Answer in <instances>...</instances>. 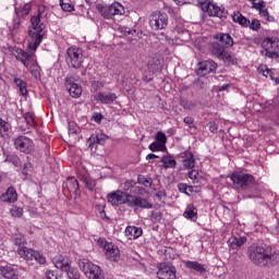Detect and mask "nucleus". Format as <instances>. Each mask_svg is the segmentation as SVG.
<instances>
[{
    "instance_id": "64",
    "label": "nucleus",
    "mask_w": 279,
    "mask_h": 279,
    "mask_svg": "<svg viewBox=\"0 0 279 279\" xmlns=\"http://www.w3.org/2000/svg\"><path fill=\"white\" fill-rule=\"evenodd\" d=\"M226 88H228V85H222L219 87V90H226Z\"/></svg>"
},
{
    "instance_id": "57",
    "label": "nucleus",
    "mask_w": 279,
    "mask_h": 279,
    "mask_svg": "<svg viewBox=\"0 0 279 279\" xmlns=\"http://www.w3.org/2000/svg\"><path fill=\"white\" fill-rule=\"evenodd\" d=\"M156 197H157V199H159V202H162V199L165 197V192H162V191L157 192Z\"/></svg>"
},
{
    "instance_id": "50",
    "label": "nucleus",
    "mask_w": 279,
    "mask_h": 279,
    "mask_svg": "<svg viewBox=\"0 0 279 279\" xmlns=\"http://www.w3.org/2000/svg\"><path fill=\"white\" fill-rule=\"evenodd\" d=\"M183 122L185 123V125H190V128H194L193 124L195 123V119H193V117H185L183 119Z\"/></svg>"
},
{
    "instance_id": "8",
    "label": "nucleus",
    "mask_w": 279,
    "mask_h": 279,
    "mask_svg": "<svg viewBox=\"0 0 279 279\" xmlns=\"http://www.w3.org/2000/svg\"><path fill=\"white\" fill-rule=\"evenodd\" d=\"M198 4L201 10L206 12L208 16H216L218 19L228 17V12L223 8L210 2V0H199Z\"/></svg>"
},
{
    "instance_id": "45",
    "label": "nucleus",
    "mask_w": 279,
    "mask_h": 279,
    "mask_svg": "<svg viewBox=\"0 0 279 279\" xmlns=\"http://www.w3.org/2000/svg\"><path fill=\"white\" fill-rule=\"evenodd\" d=\"M184 110H195L197 108V101L191 100L182 104Z\"/></svg>"
},
{
    "instance_id": "48",
    "label": "nucleus",
    "mask_w": 279,
    "mask_h": 279,
    "mask_svg": "<svg viewBox=\"0 0 279 279\" xmlns=\"http://www.w3.org/2000/svg\"><path fill=\"white\" fill-rule=\"evenodd\" d=\"M92 88H94V90H101V88H104V82L93 81L92 82Z\"/></svg>"
},
{
    "instance_id": "40",
    "label": "nucleus",
    "mask_w": 279,
    "mask_h": 279,
    "mask_svg": "<svg viewBox=\"0 0 279 279\" xmlns=\"http://www.w3.org/2000/svg\"><path fill=\"white\" fill-rule=\"evenodd\" d=\"M68 279H80V270L77 268L71 267L65 270Z\"/></svg>"
},
{
    "instance_id": "42",
    "label": "nucleus",
    "mask_w": 279,
    "mask_h": 279,
    "mask_svg": "<svg viewBox=\"0 0 279 279\" xmlns=\"http://www.w3.org/2000/svg\"><path fill=\"white\" fill-rule=\"evenodd\" d=\"M10 213L13 217H16V218L23 217V209L16 205H13L11 207Z\"/></svg>"
},
{
    "instance_id": "62",
    "label": "nucleus",
    "mask_w": 279,
    "mask_h": 279,
    "mask_svg": "<svg viewBox=\"0 0 279 279\" xmlns=\"http://www.w3.org/2000/svg\"><path fill=\"white\" fill-rule=\"evenodd\" d=\"M177 5H184L186 3V0H174Z\"/></svg>"
},
{
    "instance_id": "23",
    "label": "nucleus",
    "mask_w": 279,
    "mask_h": 279,
    "mask_svg": "<svg viewBox=\"0 0 279 279\" xmlns=\"http://www.w3.org/2000/svg\"><path fill=\"white\" fill-rule=\"evenodd\" d=\"M19 199V193H16V189L9 187L5 193H3L0 196V202L7 203V204H14Z\"/></svg>"
},
{
    "instance_id": "15",
    "label": "nucleus",
    "mask_w": 279,
    "mask_h": 279,
    "mask_svg": "<svg viewBox=\"0 0 279 279\" xmlns=\"http://www.w3.org/2000/svg\"><path fill=\"white\" fill-rule=\"evenodd\" d=\"M104 252L107 260H111V263H119L121 260V251L114 243L109 242V244H106Z\"/></svg>"
},
{
    "instance_id": "12",
    "label": "nucleus",
    "mask_w": 279,
    "mask_h": 279,
    "mask_svg": "<svg viewBox=\"0 0 279 279\" xmlns=\"http://www.w3.org/2000/svg\"><path fill=\"white\" fill-rule=\"evenodd\" d=\"M107 199L111 206H121V204L130 206V194L123 191L111 192L107 195Z\"/></svg>"
},
{
    "instance_id": "21",
    "label": "nucleus",
    "mask_w": 279,
    "mask_h": 279,
    "mask_svg": "<svg viewBox=\"0 0 279 279\" xmlns=\"http://www.w3.org/2000/svg\"><path fill=\"white\" fill-rule=\"evenodd\" d=\"M180 158L182 159V165L184 169H194L195 168V155L191 153V150H185L180 154Z\"/></svg>"
},
{
    "instance_id": "53",
    "label": "nucleus",
    "mask_w": 279,
    "mask_h": 279,
    "mask_svg": "<svg viewBox=\"0 0 279 279\" xmlns=\"http://www.w3.org/2000/svg\"><path fill=\"white\" fill-rule=\"evenodd\" d=\"M209 130H210V132H213L215 134V132H217V130H219V126L215 122H209Z\"/></svg>"
},
{
    "instance_id": "13",
    "label": "nucleus",
    "mask_w": 279,
    "mask_h": 279,
    "mask_svg": "<svg viewBox=\"0 0 279 279\" xmlns=\"http://www.w3.org/2000/svg\"><path fill=\"white\" fill-rule=\"evenodd\" d=\"M14 146L15 149L23 154H32V151H34V142L25 135L16 137L14 140Z\"/></svg>"
},
{
    "instance_id": "35",
    "label": "nucleus",
    "mask_w": 279,
    "mask_h": 279,
    "mask_svg": "<svg viewBox=\"0 0 279 279\" xmlns=\"http://www.w3.org/2000/svg\"><path fill=\"white\" fill-rule=\"evenodd\" d=\"M233 23H239L242 27H250V20L247 17L243 16L240 12L234 13L232 15Z\"/></svg>"
},
{
    "instance_id": "63",
    "label": "nucleus",
    "mask_w": 279,
    "mask_h": 279,
    "mask_svg": "<svg viewBox=\"0 0 279 279\" xmlns=\"http://www.w3.org/2000/svg\"><path fill=\"white\" fill-rule=\"evenodd\" d=\"M193 191H194V187H193V185H187V193H193Z\"/></svg>"
},
{
    "instance_id": "7",
    "label": "nucleus",
    "mask_w": 279,
    "mask_h": 279,
    "mask_svg": "<svg viewBox=\"0 0 279 279\" xmlns=\"http://www.w3.org/2000/svg\"><path fill=\"white\" fill-rule=\"evenodd\" d=\"M65 60L68 66H71V69H82V64H84V52L77 47H70L66 50Z\"/></svg>"
},
{
    "instance_id": "20",
    "label": "nucleus",
    "mask_w": 279,
    "mask_h": 279,
    "mask_svg": "<svg viewBox=\"0 0 279 279\" xmlns=\"http://www.w3.org/2000/svg\"><path fill=\"white\" fill-rule=\"evenodd\" d=\"M129 206L130 208H153V205L142 196L130 195L129 197Z\"/></svg>"
},
{
    "instance_id": "54",
    "label": "nucleus",
    "mask_w": 279,
    "mask_h": 279,
    "mask_svg": "<svg viewBox=\"0 0 279 279\" xmlns=\"http://www.w3.org/2000/svg\"><path fill=\"white\" fill-rule=\"evenodd\" d=\"M189 178H190V180L195 182V180H197V171H195V170L190 171L189 172Z\"/></svg>"
},
{
    "instance_id": "27",
    "label": "nucleus",
    "mask_w": 279,
    "mask_h": 279,
    "mask_svg": "<svg viewBox=\"0 0 279 279\" xmlns=\"http://www.w3.org/2000/svg\"><path fill=\"white\" fill-rule=\"evenodd\" d=\"M253 10H257L259 12V16H263V19H266V21H269V11L267 10V3L263 0H260L257 3H253L252 5Z\"/></svg>"
},
{
    "instance_id": "49",
    "label": "nucleus",
    "mask_w": 279,
    "mask_h": 279,
    "mask_svg": "<svg viewBox=\"0 0 279 279\" xmlns=\"http://www.w3.org/2000/svg\"><path fill=\"white\" fill-rule=\"evenodd\" d=\"M178 189H179L180 193H184L185 195H191L189 193V185L186 183H180L178 185Z\"/></svg>"
},
{
    "instance_id": "36",
    "label": "nucleus",
    "mask_w": 279,
    "mask_h": 279,
    "mask_svg": "<svg viewBox=\"0 0 279 279\" xmlns=\"http://www.w3.org/2000/svg\"><path fill=\"white\" fill-rule=\"evenodd\" d=\"M10 132H12L10 122L0 118V136H10Z\"/></svg>"
},
{
    "instance_id": "31",
    "label": "nucleus",
    "mask_w": 279,
    "mask_h": 279,
    "mask_svg": "<svg viewBox=\"0 0 279 279\" xmlns=\"http://www.w3.org/2000/svg\"><path fill=\"white\" fill-rule=\"evenodd\" d=\"M183 217L190 221H197V207H195V205H187Z\"/></svg>"
},
{
    "instance_id": "28",
    "label": "nucleus",
    "mask_w": 279,
    "mask_h": 279,
    "mask_svg": "<svg viewBox=\"0 0 279 279\" xmlns=\"http://www.w3.org/2000/svg\"><path fill=\"white\" fill-rule=\"evenodd\" d=\"M245 243H247V238L245 236H231L228 240V245L231 250H239V247H242L243 245H245Z\"/></svg>"
},
{
    "instance_id": "34",
    "label": "nucleus",
    "mask_w": 279,
    "mask_h": 279,
    "mask_svg": "<svg viewBox=\"0 0 279 279\" xmlns=\"http://www.w3.org/2000/svg\"><path fill=\"white\" fill-rule=\"evenodd\" d=\"M184 266L187 269H193L194 271H198V274H204L206 271V267L197 262H184Z\"/></svg>"
},
{
    "instance_id": "16",
    "label": "nucleus",
    "mask_w": 279,
    "mask_h": 279,
    "mask_svg": "<svg viewBox=\"0 0 279 279\" xmlns=\"http://www.w3.org/2000/svg\"><path fill=\"white\" fill-rule=\"evenodd\" d=\"M157 278L159 279H175V267L161 263L158 266Z\"/></svg>"
},
{
    "instance_id": "14",
    "label": "nucleus",
    "mask_w": 279,
    "mask_h": 279,
    "mask_svg": "<svg viewBox=\"0 0 279 279\" xmlns=\"http://www.w3.org/2000/svg\"><path fill=\"white\" fill-rule=\"evenodd\" d=\"M125 14V8L119 2H114L109 7H104L102 9V16L105 19H110L112 16H123Z\"/></svg>"
},
{
    "instance_id": "11",
    "label": "nucleus",
    "mask_w": 279,
    "mask_h": 279,
    "mask_svg": "<svg viewBox=\"0 0 279 279\" xmlns=\"http://www.w3.org/2000/svg\"><path fill=\"white\" fill-rule=\"evenodd\" d=\"M235 189H250L254 184V177L247 173L235 172L230 175Z\"/></svg>"
},
{
    "instance_id": "5",
    "label": "nucleus",
    "mask_w": 279,
    "mask_h": 279,
    "mask_svg": "<svg viewBox=\"0 0 279 279\" xmlns=\"http://www.w3.org/2000/svg\"><path fill=\"white\" fill-rule=\"evenodd\" d=\"M211 54L222 60L226 64H236V57L234 53L228 51L226 47L219 43H214L210 47Z\"/></svg>"
},
{
    "instance_id": "59",
    "label": "nucleus",
    "mask_w": 279,
    "mask_h": 279,
    "mask_svg": "<svg viewBox=\"0 0 279 279\" xmlns=\"http://www.w3.org/2000/svg\"><path fill=\"white\" fill-rule=\"evenodd\" d=\"M100 217L102 219H106V221H110V218L108 217V215H106V210H104V209L100 211Z\"/></svg>"
},
{
    "instance_id": "56",
    "label": "nucleus",
    "mask_w": 279,
    "mask_h": 279,
    "mask_svg": "<svg viewBox=\"0 0 279 279\" xmlns=\"http://www.w3.org/2000/svg\"><path fill=\"white\" fill-rule=\"evenodd\" d=\"M46 279H56V275L53 274V271H46Z\"/></svg>"
},
{
    "instance_id": "33",
    "label": "nucleus",
    "mask_w": 279,
    "mask_h": 279,
    "mask_svg": "<svg viewBox=\"0 0 279 279\" xmlns=\"http://www.w3.org/2000/svg\"><path fill=\"white\" fill-rule=\"evenodd\" d=\"M216 39L223 43L227 47H234V39L230 34L220 33L216 36Z\"/></svg>"
},
{
    "instance_id": "1",
    "label": "nucleus",
    "mask_w": 279,
    "mask_h": 279,
    "mask_svg": "<svg viewBox=\"0 0 279 279\" xmlns=\"http://www.w3.org/2000/svg\"><path fill=\"white\" fill-rule=\"evenodd\" d=\"M250 258L252 263L259 267H274V265H278L279 254L271 252L269 247L256 246L255 250L250 253Z\"/></svg>"
},
{
    "instance_id": "47",
    "label": "nucleus",
    "mask_w": 279,
    "mask_h": 279,
    "mask_svg": "<svg viewBox=\"0 0 279 279\" xmlns=\"http://www.w3.org/2000/svg\"><path fill=\"white\" fill-rule=\"evenodd\" d=\"M118 32H120V34H121L122 36H130V34H132V28L125 27V26H120V27L118 28Z\"/></svg>"
},
{
    "instance_id": "10",
    "label": "nucleus",
    "mask_w": 279,
    "mask_h": 279,
    "mask_svg": "<svg viewBox=\"0 0 279 279\" xmlns=\"http://www.w3.org/2000/svg\"><path fill=\"white\" fill-rule=\"evenodd\" d=\"M169 25V16L167 13L156 11L149 16V26L155 32L165 29Z\"/></svg>"
},
{
    "instance_id": "58",
    "label": "nucleus",
    "mask_w": 279,
    "mask_h": 279,
    "mask_svg": "<svg viewBox=\"0 0 279 279\" xmlns=\"http://www.w3.org/2000/svg\"><path fill=\"white\" fill-rule=\"evenodd\" d=\"M156 158H160V157L155 154H148L146 156V160H156Z\"/></svg>"
},
{
    "instance_id": "2",
    "label": "nucleus",
    "mask_w": 279,
    "mask_h": 279,
    "mask_svg": "<svg viewBox=\"0 0 279 279\" xmlns=\"http://www.w3.org/2000/svg\"><path fill=\"white\" fill-rule=\"evenodd\" d=\"M31 25L32 27L28 29V36L31 38L28 41V49L31 51H36L45 37V24H40V13L31 19Z\"/></svg>"
},
{
    "instance_id": "4",
    "label": "nucleus",
    "mask_w": 279,
    "mask_h": 279,
    "mask_svg": "<svg viewBox=\"0 0 279 279\" xmlns=\"http://www.w3.org/2000/svg\"><path fill=\"white\" fill-rule=\"evenodd\" d=\"M16 253L24 260H36L39 265H45L47 258L40 252L27 247L25 244H19Z\"/></svg>"
},
{
    "instance_id": "32",
    "label": "nucleus",
    "mask_w": 279,
    "mask_h": 279,
    "mask_svg": "<svg viewBox=\"0 0 279 279\" xmlns=\"http://www.w3.org/2000/svg\"><path fill=\"white\" fill-rule=\"evenodd\" d=\"M257 71L258 73H262L264 77H270V80L275 82L276 85L279 84V77L278 76L275 77V73L271 70H269L267 65H259Z\"/></svg>"
},
{
    "instance_id": "37",
    "label": "nucleus",
    "mask_w": 279,
    "mask_h": 279,
    "mask_svg": "<svg viewBox=\"0 0 279 279\" xmlns=\"http://www.w3.org/2000/svg\"><path fill=\"white\" fill-rule=\"evenodd\" d=\"M163 169H175L177 162L175 159L171 156H163L161 158Z\"/></svg>"
},
{
    "instance_id": "3",
    "label": "nucleus",
    "mask_w": 279,
    "mask_h": 279,
    "mask_svg": "<svg viewBox=\"0 0 279 279\" xmlns=\"http://www.w3.org/2000/svg\"><path fill=\"white\" fill-rule=\"evenodd\" d=\"M15 59L31 71L35 77H38V61H36V53L27 52L23 49H16L14 52Z\"/></svg>"
},
{
    "instance_id": "55",
    "label": "nucleus",
    "mask_w": 279,
    "mask_h": 279,
    "mask_svg": "<svg viewBox=\"0 0 279 279\" xmlns=\"http://www.w3.org/2000/svg\"><path fill=\"white\" fill-rule=\"evenodd\" d=\"M93 119L96 123H99L104 119V116H101V113H94Z\"/></svg>"
},
{
    "instance_id": "60",
    "label": "nucleus",
    "mask_w": 279,
    "mask_h": 279,
    "mask_svg": "<svg viewBox=\"0 0 279 279\" xmlns=\"http://www.w3.org/2000/svg\"><path fill=\"white\" fill-rule=\"evenodd\" d=\"M148 69H149V71H151L154 73V72L158 71L159 68H158V65L154 66L151 64H148Z\"/></svg>"
},
{
    "instance_id": "39",
    "label": "nucleus",
    "mask_w": 279,
    "mask_h": 279,
    "mask_svg": "<svg viewBox=\"0 0 279 279\" xmlns=\"http://www.w3.org/2000/svg\"><path fill=\"white\" fill-rule=\"evenodd\" d=\"M60 7L63 12H73V10H75V7L73 3H71V0H60Z\"/></svg>"
},
{
    "instance_id": "30",
    "label": "nucleus",
    "mask_w": 279,
    "mask_h": 279,
    "mask_svg": "<svg viewBox=\"0 0 279 279\" xmlns=\"http://www.w3.org/2000/svg\"><path fill=\"white\" fill-rule=\"evenodd\" d=\"M108 141V135L100 133L97 134L96 136H92L88 138L89 147L90 149L97 147V145H104Z\"/></svg>"
},
{
    "instance_id": "52",
    "label": "nucleus",
    "mask_w": 279,
    "mask_h": 279,
    "mask_svg": "<svg viewBox=\"0 0 279 279\" xmlns=\"http://www.w3.org/2000/svg\"><path fill=\"white\" fill-rule=\"evenodd\" d=\"M149 149L150 151H160V144H158V142H153L149 145Z\"/></svg>"
},
{
    "instance_id": "24",
    "label": "nucleus",
    "mask_w": 279,
    "mask_h": 279,
    "mask_svg": "<svg viewBox=\"0 0 279 279\" xmlns=\"http://www.w3.org/2000/svg\"><path fill=\"white\" fill-rule=\"evenodd\" d=\"M124 234L129 241H136L140 236H143V229L140 227L129 226L125 228Z\"/></svg>"
},
{
    "instance_id": "19",
    "label": "nucleus",
    "mask_w": 279,
    "mask_h": 279,
    "mask_svg": "<svg viewBox=\"0 0 279 279\" xmlns=\"http://www.w3.org/2000/svg\"><path fill=\"white\" fill-rule=\"evenodd\" d=\"M65 87L69 90V94L74 99H78V97H82V85L75 83V80H73V77L65 78Z\"/></svg>"
},
{
    "instance_id": "41",
    "label": "nucleus",
    "mask_w": 279,
    "mask_h": 279,
    "mask_svg": "<svg viewBox=\"0 0 279 279\" xmlns=\"http://www.w3.org/2000/svg\"><path fill=\"white\" fill-rule=\"evenodd\" d=\"M24 119L29 128H34V125H36V119L33 112L25 113Z\"/></svg>"
},
{
    "instance_id": "9",
    "label": "nucleus",
    "mask_w": 279,
    "mask_h": 279,
    "mask_svg": "<svg viewBox=\"0 0 279 279\" xmlns=\"http://www.w3.org/2000/svg\"><path fill=\"white\" fill-rule=\"evenodd\" d=\"M262 47V56L266 58H270V60H279V48L278 40L276 38L267 37L263 40Z\"/></svg>"
},
{
    "instance_id": "46",
    "label": "nucleus",
    "mask_w": 279,
    "mask_h": 279,
    "mask_svg": "<svg viewBox=\"0 0 279 279\" xmlns=\"http://www.w3.org/2000/svg\"><path fill=\"white\" fill-rule=\"evenodd\" d=\"M250 29H252L253 32H258V29H260V21L254 19L250 22L248 25Z\"/></svg>"
},
{
    "instance_id": "38",
    "label": "nucleus",
    "mask_w": 279,
    "mask_h": 279,
    "mask_svg": "<svg viewBox=\"0 0 279 279\" xmlns=\"http://www.w3.org/2000/svg\"><path fill=\"white\" fill-rule=\"evenodd\" d=\"M14 84L20 88L21 95L25 97V95H27V83L21 78H14Z\"/></svg>"
},
{
    "instance_id": "29",
    "label": "nucleus",
    "mask_w": 279,
    "mask_h": 279,
    "mask_svg": "<svg viewBox=\"0 0 279 279\" xmlns=\"http://www.w3.org/2000/svg\"><path fill=\"white\" fill-rule=\"evenodd\" d=\"M29 12H32V3L29 2L15 7V14L17 19H25V16L29 15Z\"/></svg>"
},
{
    "instance_id": "51",
    "label": "nucleus",
    "mask_w": 279,
    "mask_h": 279,
    "mask_svg": "<svg viewBox=\"0 0 279 279\" xmlns=\"http://www.w3.org/2000/svg\"><path fill=\"white\" fill-rule=\"evenodd\" d=\"M99 247H102L104 252L106 251V245H110V242H107L106 239L100 238L98 239Z\"/></svg>"
},
{
    "instance_id": "44",
    "label": "nucleus",
    "mask_w": 279,
    "mask_h": 279,
    "mask_svg": "<svg viewBox=\"0 0 279 279\" xmlns=\"http://www.w3.org/2000/svg\"><path fill=\"white\" fill-rule=\"evenodd\" d=\"M156 141L160 143V145H165L167 143V135L162 131H159L156 134Z\"/></svg>"
},
{
    "instance_id": "26",
    "label": "nucleus",
    "mask_w": 279,
    "mask_h": 279,
    "mask_svg": "<svg viewBox=\"0 0 279 279\" xmlns=\"http://www.w3.org/2000/svg\"><path fill=\"white\" fill-rule=\"evenodd\" d=\"M0 274L5 279H19V271L12 266H2L0 268Z\"/></svg>"
},
{
    "instance_id": "43",
    "label": "nucleus",
    "mask_w": 279,
    "mask_h": 279,
    "mask_svg": "<svg viewBox=\"0 0 279 279\" xmlns=\"http://www.w3.org/2000/svg\"><path fill=\"white\" fill-rule=\"evenodd\" d=\"M5 161L12 162V165H14L15 167H21V160L19 159V156H16V155L8 156Z\"/></svg>"
},
{
    "instance_id": "17",
    "label": "nucleus",
    "mask_w": 279,
    "mask_h": 279,
    "mask_svg": "<svg viewBox=\"0 0 279 279\" xmlns=\"http://www.w3.org/2000/svg\"><path fill=\"white\" fill-rule=\"evenodd\" d=\"M52 264L56 269H60L61 271H66L71 268V258L66 255L58 254L52 257Z\"/></svg>"
},
{
    "instance_id": "6",
    "label": "nucleus",
    "mask_w": 279,
    "mask_h": 279,
    "mask_svg": "<svg viewBox=\"0 0 279 279\" xmlns=\"http://www.w3.org/2000/svg\"><path fill=\"white\" fill-rule=\"evenodd\" d=\"M78 266L88 279H106L104 270H101V267L93 264L92 262L83 259L78 262Z\"/></svg>"
},
{
    "instance_id": "61",
    "label": "nucleus",
    "mask_w": 279,
    "mask_h": 279,
    "mask_svg": "<svg viewBox=\"0 0 279 279\" xmlns=\"http://www.w3.org/2000/svg\"><path fill=\"white\" fill-rule=\"evenodd\" d=\"M153 217H154V219L160 220V219H162V214L161 213H155V214H153Z\"/></svg>"
},
{
    "instance_id": "22",
    "label": "nucleus",
    "mask_w": 279,
    "mask_h": 279,
    "mask_svg": "<svg viewBox=\"0 0 279 279\" xmlns=\"http://www.w3.org/2000/svg\"><path fill=\"white\" fill-rule=\"evenodd\" d=\"M95 99L100 104L110 105L117 101V94L99 92L98 94H96Z\"/></svg>"
},
{
    "instance_id": "25",
    "label": "nucleus",
    "mask_w": 279,
    "mask_h": 279,
    "mask_svg": "<svg viewBox=\"0 0 279 279\" xmlns=\"http://www.w3.org/2000/svg\"><path fill=\"white\" fill-rule=\"evenodd\" d=\"M63 186L70 191V193H75L77 195L80 193V183L77 182V179L75 177H70L66 179V181L63 183Z\"/></svg>"
},
{
    "instance_id": "18",
    "label": "nucleus",
    "mask_w": 279,
    "mask_h": 279,
    "mask_svg": "<svg viewBox=\"0 0 279 279\" xmlns=\"http://www.w3.org/2000/svg\"><path fill=\"white\" fill-rule=\"evenodd\" d=\"M214 71H217V62L213 60H207L198 64L196 73L201 77H204V75H208V73H214Z\"/></svg>"
}]
</instances>
